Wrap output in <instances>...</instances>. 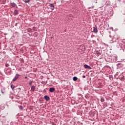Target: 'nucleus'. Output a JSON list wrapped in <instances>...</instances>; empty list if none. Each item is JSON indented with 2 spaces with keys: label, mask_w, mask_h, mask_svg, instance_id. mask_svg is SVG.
Returning <instances> with one entry per match:
<instances>
[{
  "label": "nucleus",
  "mask_w": 125,
  "mask_h": 125,
  "mask_svg": "<svg viewBox=\"0 0 125 125\" xmlns=\"http://www.w3.org/2000/svg\"><path fill=\"white\" fill-rule=\"evenodd\" d=\"M107 59L108 62H114L117 61V57L116 56H112V57H109Z\"/></svg>",
  "instance_id": "obj_1"
},
{
  "label": "nucleus",
  "mask_w": 125,
  "mask_h": 125,
  "mask_svg": "<svg viewBox=\"0 0 125 125\" xmlns=\"http://www.w3.org/2000/svg\"><path fill=\"white\" fill-rule=\"evenodd\" d=\"M114 44L116 45L117 47L119 50H122V44H120L119 42H115Z\"/></svg>",
  "instance_id": "obj_2"
},
{
  "label": "nucleus",
  "mask_w": 125,
  "mask_h": 125,
  "mask_svg": "<svg viewBox=\"0 0 125 125\" xmlns=\"http://www.w3.org/2000/svg\"><path fill=\"white\" fill-rule=\"evenodd\" d=\"M93 33H95V34H97L98 33V30L97 29V25H95L94 27H93Z\"/></svg>",
  "instance_id": "obj_3"
},
{
  "label": "nucleus",
  "mask_w": 125,
  "mask_h": 125,
  "mask_svg": "<svg viewBox=\"0 0 125 125\" xmlns=\"http://www.w3.org/2000/svg\"><path fill=\"white\" fill-rule=\"evenodd\" d=\"M19 78V74H16L15 78L12 80L13 82H15V81H17Z\"/></svg>",
  "instance_id": "obj_4"
},
{
  "label": "nucleus",
  "mask_w": 125,
  "mask_h": 125,
  "mask_svg": "<svg viewBox=\"0 0 125 125\" xmlns=\"http://www.w3.org/2000/svg\"><path fill=\"white\" fill-rule=\"evenodd\" d=\"M49 6H50V7H51V10H54V3H50V4L49 5Z\"/></svg>",
  "instance_id": "obj_5"
},
{
  "label": "nucleus",
  "mask_w": 125,
  "mask_h": 125,
  "mask_svg": "<svg viewBox=\"0 0 125 125\" xmlns=\"http://www.w3.org/2000/svg\"><path fill=\"white\" fill-rule=\"evenodd\" d=\"M44 99H45V100H46V101H49V100H50V98H49V96L47 95L44 96Z\"/></svg>",
  "instance_id": "obj_6"
},
{
  "label": "nucleus",
  "mask_w": 125,
  "mask_h": 125,
  "mask_svg": "<svg viewBox=\"0 0 125 125\" xmlns=\"http://www.w3.org/2000/svg\"><path fill=\"white\" fill-rule=\"evenodd\" d=\"M84 67L85 69H89L90 70H91V67L88 66L87 64H84Z\"/></svg>",
  "instance_id": "obj_7"
},
{
  "label": "nucleus",
  "mask_w": 125,
  "mask_h": 125,
  "mask_svg": "<svg viewBox=\"0 0 125 125\" xmlns=\"http://www.w3.org/2000/svg\"><path fill=\"white\" fill-rule=\"evenodd\" d=\"M50 92H54L55 91V88L54 87H51L49 88Z\"/></svg>",
  "instance_id": "obj_8"
},
{
  "label": "nucleus",
  "mask_w": 125,
  "mask_h": 125,
  "mask_svg": "<svg viewBox=\"0 0 125 125\" xmlns=\"http://www.w3.org/2000/svg\"><path fill=\"white\" fill-rule=\"evenodd\" d=\"M11 6L13 7H16V4L14 2L10 3Z\"/></svg>",
  "instance_id": "obj_9"
},
{
  "label": "nucleus",
  "mask_w": 125,
  "mask_h": 125,
  "mask_svg": "<svg viewBox=\"0 0 125 125\" xmlns=\"http://www.w3.org/2000/svg\"><path fill=\"white\" fill-rule=\"evenodd\" d=\"M117 66L118 68L119 69H120V68H122V67H123V64L118 63V64H117Z\"/></svg>",
  "instance_id": "obj_10"
},
{
  "label": "nucleus",
  "mask_w": 125,
  "mask_h": 125,
  "mask_svg": "<svg viewBox=\"0 0 125 125\" xmlns=\"http://www.w3.org/2000/svg\"><path fill=\"white\" fill-rule=\"evenodd\" d=\"M35 89H36V86H35V85H33L31 86V91H35Z\"/></svg>",
  "instance_id": "obj_11"
},
{
  "label": "nucleus",
  "mask_w": 125,
  "mask_h": 125,
  "mask_svg": "<svg viewBox=\"0 0 125 125\" xmlns=\"http://www.w3.org/2000/svg\"><path fill=\"white\" fill-rule=\"evenodd\" d=\"M14 15H18V10H15L14 11Z\"/></svg>",
  "instance_id": "obj_12"
},
{
  "label": "nucleus",
  "mask_w": 125,
  "mask_h": 125,
  "mask_svg": "<svg viewBox=\"0 0 125 125\" xmlns=\"http://www.w3.org/2000/svg\"><path fill=\"white\" fill-rule=\"evenodd\" d=\"M83 48H84V45L83 44H82L80 46V49L83 50Z\"/></svg>",
  "instance_id": "obj_13"
},
{
  "label": "nucleus",
  "mask_w": 125,
  "mask_h": 125,
  "mask_svg": "<svg viewBox=\"0 0 125 125\" xmlns=\"http://www.w3.org/2000/svg\"><path fill=\"white\" fill-rule=\"evenodd\" d=\"M78 80V77H76V76H74L73 78V80L74 81V82H76V81H77Z\"/></svg>",
  "instance_id": "obj_14"
},
{
  "label": "nucleus",
  "mask_w": 125,
  "mask_h": 125,
  "mask_svg": "<svg viewBox=\"0 0 125 125\" xmlns=\"http://www.w3.org/2000/svg\"><path fill=\"white\" fill-rule=\"evenodd\" d=\"M27 31L28 33H31L32 32V29L29 28L27 29Z\"/></svg>",
  "instance_id": "obj_15"
},
{
  "label": "nucleus",
  "mask_w": 125,
  "mask_h": 125,
  "mask_svg": "<svg viewBox=\"0 0 125 125\" xmlns=\"http://www.w3.org/2000/svg\"><path fill=\"white\" fill-rule=\"evenodd\" d=\"M32 83H33V80H31L29 81V85H32Z\"/></svg>",
  "instance_id": "obj_16"
},
{
  "label": "nucleus",
  "mask_w": 125,
  "mask_h": 125,
  "mask_svg": "<svg viewBox=\"0 0 125 125\" xmlns=\"http://www.w3.org/2000/svg\"><path fill=\"white\" fill-rule=\"evenodd\" d=\"M120 80H121V81H122V82H124V81H125V77L122 76V77H121Z\"/></svg>",
  "instance_id": "obj_17"
},
{
  "label": "nucleus",
  "mask_w": 125,
  "mask_h": 125,
  "mask_svg": "<svg viewBox=\"0 0 125 125\" xmlns=\"http://www.w3.org/2000/svg\"><path fill=\"white\" fill-rule=\"evenodd\" d=\"M24 2H25V3H28L30 1V0H23Z\"/></svg>",
  "instance_id": "obj_18"
},
{
  "label": "nucleus",
  "mask_w": 125,
  "mask_h": 125,
  "mask_svg": "<svg viewBox=\"0 0 125 125\" xmlns=\"http://www.w3.org/2000/svg\"><path fill=\"white\" fill-rule=\"evenodd\" d=\"M11 88H12V89H14V88H15V86L14 84H11Z\"/></svg>",
  "instance_id": "obj_19"
},
{
  "label": "nucleus",
  "mask_w": 125,
  "mask_h": 125,
  "mask_svg": "<svg viewBox=\"0 0 125 125\" xmlns=\"http://www.w3.org/2000/svg\"><path fill=\"white\" fill-rule=\"evenodd\" d=\"M101 102H104V101H105V100L104 99V98H101Z\"/></svg>",
  "instance_id": "obj_20"
},
{
  "label": "nucleus",
  "mask_w": 125,
  "mask_h": 125,
  "mask_svg": "<svg viewBox=\"0 0 125 125\" xmlns=\"http://www.w3.org/2000/svg\"><path fill=\"white\" fill-rule=\"evenodd\" d=\"M19 109H20V110H23V106H22V105H20Z\"/></svg>",
  "instance_id": "obj_21"
},
{
  "label": "nucleus",
  "mask_w": 125,
  "mask_h": 125,
  "mask_svg": "<svg viewBox=\"0 0 125 125\" xmlns=\"http://www.w3.org/2000/svg\"><path fill=\"white\" fill-rule=\"evenodd\" d=\"M9 70L7 71V73H9V75L11 74V70L10 69H9Z\"/></svg>",
  "instance_id": "obj_22"
},
{
  "label": "nucleus",
  "mask_w": 125,
  "mask_h": 125,
  "mask_svg": "<svg viewBox=\"0 0 125 125\" xmlns=\"http://www.w3.org/2000/svg\"><path fill=\"white\" fill-rule=\"evenodd\" d=\"M109 79H112V78H113V75H109Z\"/></svg>",
  "instance_id": "obj_23"
},
{
  "label": "nucleus",
  "mask_w": 125,
  "mask_h": 125,
  "mask_svg": "<svg viewBox=\"0 0 125 125\" xmlns=\"http://www.w3.org/2000/svg\"><path fill=\"white\" fill-rule=\"evenodd\" d=\"M90 8H94V6H92L91 7H89V9H90Z\"/></svg>",
  "instance_id": "obj_24"
},
{
  "label": "nucleus",
  "mask_w": 125,
  "mask_h": 125,
  "mask_svg": "<svg viewBox=\"0 0 125 125\" xmlns=\"http://www.w3.org/2000/svg\"><path fill=\"white\" fill-rule=\"evenodd\" d=\"M5 66L6 67H8V66H9V64L8 63H6Z\"/></svg>",
  "instance_id": "obj_25"
},
{
  "label": "nucleus",
  "mask_w": 125,
  "mask_h": 125,
  "mask_svg": "<svg viewBox=\"0 0 125 125\" xmlns=\"http://www.w3.org/2000/svg\"><path fill=\"white\" fill-rule=\"evenodd\" d=\"M1 93H2V94H3L4 93V92H3V91H2V89L1 90Z\"/></svg>",
  "instance_id": "obj_26"
},
{
  "label": "nucleus",
  "mask_w": 125,
  "mask_h": 125,
  "mask_svg": "<svg viewBox=\"0 0 125 125\" xmlns=\"http://www.w3.org/2000/svg\"><path fill=\"white\" fill-rule=\"evenodd\" d=\"M52 125H56L54 122H52Z\"/></svg>",
  "instance_id": "obj_27"
},
{
  "label": "nucleus",
  "mask_w": 125,
  "mask_h": 125,
  "mask_svg": "<svg viewBox=\"0 0 125 125\" xmlns=\"http://www.w3.org/2000/svg\"><path fill=\"white\" fill-rule=\"evenodd\" d=\"M92 42H93V43H94V42H96L94 40H93Z\"/></svg>",
  "instance_id": "obj_28"
},
{
  "label": "nucleus",
  "mask_w": 125,
  "mask_h": 125,
  "mask_svg": "<svg viewBox=\"0 0 125 125\" xmlns=\"http://www.w3.org/2000/svg\"><path fill=\"white\" fill-rule=\"evenodd\" d=\"M97 54H100V53L99 52H98V51H97Z\"/></svg>",
  "instance_id": "obj_29"
},
{
  "label": "nucleus",
  "mask_w": 125,
  "mask_h": 125,
  "mask_svg": "<svg viewBox=\"0 0 125 125\" xmlns=\"http://www.w3.org/2000/svg\"><path fill=\"white\" fill-rule=\"evenodd\" d=\"M94 37H95V36H94V35H92V36H91V38H93Z\"/></svg>",
  "instance_id": "obj_30"
},
{
  "label": "nucleus",
  "mask_w": 125,
  "mask_h": 125,
  "mask_svg": "<svg viewBox=\"0 0 125 125\" xmlns=\"http://www.w3.org/2000/svg\"><path fill=\"white\" fill-rule=\"evenodd\" d=\"M83 78H85V75H83Z\"/></svg>",
  "instance_id": "obj_31"
},
{
  "label": "nucleus",
  "mask_w": 125,
  "mask_h": 125,
  "mask_svg": "<svg viewBox=\"0 0 125 125\" xmlns=\"http://www.w3.org/2000/svg\"><path fill=\"white\" fill-rule=\"evenodd\" d=\"M27 78H28V77H27V76H25V79H27Z\"/></svg>",
  "instance_id": "obj_32"
},
{
  "label": "nucleus",
  "mask_w": 125,
  "mask_h": 125,
  "mask_svg": "<svg viewBox=\"0 0 125 125\" xmlns=\"http://www.w3.org/2000/svg\"><path fill=\"white\" fill-rule=\"evenodd\" d=\"M107 5H110V4H107Z\"/></svg>",
  "instance_id": "obj_33"
}]
</instances>
